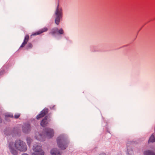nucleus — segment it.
I'll list each match as a JSON object with an SVG mask.
<instances>
[{"label": "nucleus", "instance_id": "aec40b11", "mask_svg": "<svg viewBox=\"0 0 155 155\" xmlns=\"http://www.w3.org/2000/svg\"><path fill=\"white\" fill-rule=\"evenodd\" d=\"M20 115V114L19 113H16L15 114L14 117L16 119L19 118Z\"/></svg>", "mask_w": 155, "mask_h": 155}, {"label": "nucleus", "instance_id": "ddd939ff", "mask_svg": "<svg viewBox=\"0 0 155 155\" xmlns=\"http://www.w3.org/2000/svg\"><path fill=\"white\" fill-rule=\"evenodd\" d=\"M155 142V138L154 135L153 134L150 137L148 141V143H153Z\"/></svg>", "mask_w": 155, "mask_h": 155}, {"label": "nucleus", "instance_id": "f3484780", "mask_svg": "<svg viewBox=\"0 0 155 155\" xmlns=\"http://www.w3.org/2000/svg\"><path fill=\"white\" fill-rule=\"evenodd\" d=\"M5 119L7 120L8 117H10L12 118L13 117V114H7L5 115Z\"/></svg>", "mask_w": 155, "mask_h": 155}, {"label": "nucleus", "instance_id": "423d86ee", "mask_svg": "<svg viewBox=\"0 0 155 155\" xmlns=\"http://www.w3.org/2000/svg\"><path fill=\"white\" fill-rule=\"evenodd\" d=\"M48 112V109H44L36 117L37 119L38 120L39 119L42 118L47 114Z\"/></svg>", "mask_w": 155, "mask_h": 155}, {"label": "nucleus", "instance_id": "393cba45", "mask_svg": "<svg viewBox=\"0 0 155 155\" xmlns=\"http://www.w3.org/2000/svg\"><path fill=\"white\" fill-rule=\"evenodd\" d=\"M127 150H128V154H130V153H129V151H128V149H127Z\"/></svg>", "mask_w": 155, "mask_h": 155}, {"label": "nucleus", "instance_id": "20e7f679", "mask_svg": "<svg viewBox=\"0 0 155 155\" xmlns=\"http://www.w3.org/2000/svg\"><path fill=\"white\" fill-rule=\"evenodd\" d=\"M33 149L35 152L32 155H44V152L42 150L41 147L39 144L35 145L33 146Z\"/></svg>", "mask_w": 155, "mask_h": 155}, {"label": "nucleus", "instance_id": "2eb2a0df", "mask_svg": "<svg viewBox=\"0 0 155 155\" xmlns=\"http://www.w3.org/2000/svg\"><path fill=\"white\" fill-rule=\"evenodd\" d=\"M144 155H155V154L152 151L148 150L144 152Z\"/></svg>", "mask_w": 155, "mask_h": 155}, {"label": "nucleus", "instance_id": "6e6552de", "mask_svg": "<svg viewBox=\"0 0 155 155\" xmlns=\"http://www.w3.org/2000/svg\"><path fill=\"white\" fill-rule=\"evenodd\" d=\"M30 130V126L28 124H25L23 127V131L25 133L28 132Z\"/></svg>", "mask_w": 155, "mask_h": 155}, {"label": "nucleus", "instance_id": "f257e3e1", "mask_svg": "<svg viewBox=\"0 0 155 155\" xmlns=\"http://www.w3.org/2000/svg\"><path fill=\"white\" fill-rule=\"evenodd\" d=\"M55 23L57 25H58L60 23V20L62 17V9L61 7H59L58 4L55 12Z\"/></svg>", "mask_w": 155, "mask_h": 155}, {"label": "nucleus", "instance_id": "5701e85b", "mask_svg": "<svg viewBox=\"0 0 155 155\" xmlns=\"http://www.w3.org/2000/svg\"><path fill=\"white\" fill-rule=\"evenodd\" d=\"M22 155H28L27 154V153H24Z\"/></svg>", "mask_w": 155, "mask_h": 155}, {"label": "nucleus", "instance_id": "b1692460", "mask_svg": "<svg viewBox=\"0 0 155 155\" xmlns=\"http://www.w3.org/2000/svg\"><path fill=\"white\" fill-rule=\"evenodd\" d=\"M2 122V120L1 118L0 117V123Z\"/></svg>", "mask_w": 155, "mask_h": 155}, {"label": "nucleus", "instance_id": "1a4fd4ad", "mask_svg": "<svg viewBox=\"0 0 155 155\" xmlns=\"http://www.w3.org/2000/svg\"><path fill=\"white\" fill-rule=\"evenodd\" d=\"M48 30V29L47 27H45L41 29L36 32L35 33L32 34V35H39L43 32L47 31Z\"/></svg>", "mask_w": 155, "mask_h": 155}, {"label": "nucleus", "instance_id": "f03ea898", "mask_svg": "<svg viewBox=\"0 0 155 155\" xmlns=\"http://www.w3.org/2000/svg\"><path fill=\"white\" fill-rule=\"evenodd\" d=\"M57 142L58 147L62 149H65L67 147L68 143L66 142L65 138L63 135H61L58 137Z\"/></svg>", "mask_w": 155, "mask_h": 155}, {"label": "nucleus", "instance_id": "39448f33", "mask_svg": "<svg viewBox=\"0 0 155 155\" xmlns=\"http://www.w3.org/2000/svg\"><path fill=\"white\" fill-rule=\"evenodd\" d=\"M46 136L48 138L52 137L54 134V132L52 129L50 128H47L45 130Z\"/></svg>", "mask_w": 155, "mask_h": 155}, {"label": "nucleus", "instance_id": "4be33fe9", "mask_svg": "<svg viewBox=\"0 0 155 155\" xmlns=\"http://www.w3.org/2000/svg\"><path fill=\"white\" fill-rule=\"evenodd\" d=\"M99 155H106V154L104 153H101Z\"/></svg>", "mask_w": 155, "mask_h": 155}, {"label": "nucleus", "instance_id": "a211bd4d", "mask_svg": "<svg viewBox=\"0 0 155 155\" xmlns=\"http://www.w3.org/2000/svg\"><path fill=\"white\" fill-rule=\"evenodd\" d=\"M58 33L57 34L62 35L63 34L64 31L63 29L62 28H60L59 30L58 29V31H57Z\"/></svg>", "mask_w": 155, "mask_h": 155}, {"label": "nucleus", "instance_id": "4468645a", "mask_svg": "<svg viewBox=\"0 0 155 155\" xmlns=\"http://www.w3.org/2000/svg\"><path fill=\"white\" fill-rule=\"evenodd\" d=\"M58 31V28H54L51 29L50 33L54 35L57 34Z\"/></svg>", "mask_w": 155, "mask_h": 155}, {"label": "nucleus", "instance_id": "7ed1b4c3", "mask_svg": "<svg viewBox=\"0 0 155 155\" xmlns=\"http://www.w3.org/2000/svg\"><path fill=\"white\" fill-rule=\"evenodd\" d=\"M14 145L15 148L19 151L25 152L27 150V147L26 144L20 140L16 141Z\"/></svg>", "mask_w": 155, "mask_h": 155}, {"label": "nucleus", "instance_id": "6ab92c4d", "mask_svg": "<svg viewBox=\"0 0 155 155\" xmlns=\"http://www.w3.org/2000/svg\"><path fill=\"white\" fill-rule=\"evenodd\" d=\"M26 140L28 144V146H30L31 141V140L30 138H27Z\"/></svg>", "mask_w": 155, "mask_h": 155}, {"label": "nucleus", "instance_id": "a878e982", "mask_svg": "<svg viewBox=\"0 0 155 155\" xmlns=\"http://www.w3.org/2000/svg\"><path fill=\"white\" fill-rule=\"evenodd\" d=\"M133 153V151H131V152L130 153Z\"/></svg>", "mask_w": 155, "mask_h": 155}, {"label": "nucleus", "instance_id": "9b49d317", "mask_svg": "<svg viewBox=\"0 0 155 155\" xmlns=\"http://www.w3.org/2000/svg\"><path fill=\"white\" fill-rule=\"evenodd\" d=\"M29 39V36L28 35H26L25 38V39L24 40V41L22 44L20 46V47L21 48H23L24 47L26 44L27 43Z\"/></svg>", "mask_w": 155, "mask_h": 155}, {"label": "nucleus", "instance_id": "0eeeda50", "mask_svg": "<svg viewBox=\"0 0 155 155\" xmlns=\"http://www.w3.org/2000/svg\"><path fill=\"white\" fill-rule=\"evenodd\" d=\"M13 143H10L9 145V147L10 151L11 153L13 155H17L18 154V151L15 150L13 148Z\"/></svg>", "mask_w": 155, "mask_h": 155}, {"label": "nucleus", "instance_id": "f8f14e48", "mask_svg": "<svg viewBox=\"0 0 155 155\" xmlns=\"http://www.w3.org/2000/svg\"><path fill=\"white\" fill-rule=\"evenodd\" d=\"M48 124V121H47V117H45L42 120L41 122V125L43 127H44L46 125Z\"/></svg>", "mask_w": 155, "mask_h": 155}, {"label": "nucleus", "instance_id": "412c9836", "mask_svg": "<svg viewBox=\"0 0 155 155\" xmlns=\"http://www.w3.org/2000/svg\"><path fill=\"white\" fill-rule=\"evenodd\" d=\"M39 136L41 137H42V135H39ZM38 140H41V141H42L43 140H42L41 138H38V139H37Z\"/></svg>", "mask_w": 155, "mask_h": 155}, {"label": "nucleus", "instance_id": "9d476101", "mask_svg": "<svg viewBox=\"0 0 155 155\" xmlns=\"http://www.w3.org/2000/svg\"><path fill=\"white\" fill-rule=\"evenodd\" d=\"M50 152L51 155H61V153L56 148L52 149Z\"/></svg>", "mask_w": 155, "mask_h": 155}, {"label": "nucleus", "instance_id": "dca6fc26", "mask_svg": "<svg viewBox=\"0 0 155 155\" xmlns=\"http://www.w3.org/2000/svg\"><path fill=\"white\" fill-rule=\"evenodd\" d=\"M33 47L32 44L31 43H29L28 44L26 47V49L28 50L29 49H31Z\"/></svg>", "mask_w": 155, "mask_h": 155}]
</instances>
